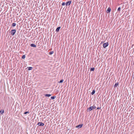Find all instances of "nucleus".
Returning <instances> with one entry per match:
<instances>
[{
  "label": "nucleus",
  "instance_id": "1",
  "mask_svg": "<svg viewBox=\"0 0 134 134\" xmlns=\"http://www.w3.org/2000/svg\"><path fill=\"white\" fill-rule=\"evenodd\" d=\"M129 109H130L129 111H131V113H134V108H133L132 107L130 106L129 107Z\"/></svg>",
  "mask_w": 134,
  "mask_h": 134
},
{
  "label": "nucleus",
  "instance_id": "2",
  "mask_svg": "<svg viewBox=\"0 0 134 134\" xmlns=\"http://www.w3.org/2000/svg\"><path fill=\"white\" fill-rule=\"evenodd\" d=\"M16 32V30L15 29L12 30L10 31V34L12 36L14 35Z\"/></svg>",
  "mask_w": 134,
  "mask_h": 134
},
{
  "label": "nucleus",
  "instance_id": "3",
  "mask_svg": "<svg viewBox=\"0 0 134 134\" xmlns=\"http://www.w3.org/2000/svg\"><path fill=\"white\" fill-rule=\"evenodd\" d=\"M109 44L108 42H107L105 43H104L103 44V46L104 48H105L107 46H108Z\"/></svg>",
  "mask_w": 134,
  "mask_h": 134
},
{
  "label": "nucleus",
  "instance_id": "4",
  "mask_svg": "<svg viewBox=\"0 0 134 134\" xmlns=\"http://www.w3.org/2000/svg\"><path fill=\"white\" fill-rule=\"evenodd\" d=\"M93 108L92 106H91L89 108H88L87 109V111L88 112L89 111H91V110L93 109Z\"/></svg>",
  "mask_w": 134,
  "mask_h": 134
},
{
  "label": "nucleus",
  "instance_id": "5",
  "mask_svg": "<svg viewBox=\"0 0 134 134\" xmlns=\"http://www.w3.org/2000/svg\"><path fill=\"white\" fill-rule=\"evenodd\" d=\"M37 124L39 126H43L44 125V124L42 122H39Z\"/></svg>",
  "mask_w": 134,
  "mask_h": 134
},
{
  "label": "nucleus",
  "instance_id": "6",
  "mask_svg": "<svg viewBox=\"0 0 134 134\" xmlns=\"http://www.w3.org/2000/svg\"><path fill=\"white\" fill-rule=\"evenodd\" d=\"M71 1H69L68 2H67L66 3V5L67 6L68 5H70L71 3Z\"/></svg>",
  "mask_w": 134,
  "mask_h": 134
},
{
  "label": "nucleus",
  "instance_id": "7",
  "mask_svg": "<svg viewBox=\"0 0 134 134\" xmlns=\"http://www.w3.org/2000/svg\"><path fill=\"white\" fill-rule=\"evenodd\" d=\"M82 125H83L82 124H80L79 125H77L76 126V127L77 128H81L82 127Z\"/></svg>",
  "mask_w": 134,
  "mask_h": 134
},
{
  "label": "nucleus",
  "instance_id": "8",
  "mask_svg": "<svg viewBox=\"0 0 134 134\" xmlns=\"http://www.w3.org/2000/svg\"><path fill=\"white\" fill-rule=\"evenodd\" d=\"M110 10H111L110 8V7L108 8V9L107 10V13H109L110 11Z\"/></svg>",
  "mask_w": 134,
  "mask_h": 134
},
{
  "label": "nucleus",
  "instance_id": "9",
  "mask_svg": "<svg viewBox=\"0 0 134 134\" xmlns=\"http://www.w3.org/2000/svg\"><path fill=\"white\" fill-rule=\"evenodd\" d=\"M60 27H58L56 29V32H58L59 31V30L60 29Z\"/></svg>",
  "mask_w": 134,
  "mask_h": 134
},
{
  "label": "nucleus",
  "instance_id": "10",
  "mask_svg": "<svg viewBox=\"0 0 134 134\" xmlns=\"http://www.w3.org/2000/svg\"><path fill=\"white\" fill-rule=\"evenodd\" d=\"M30 46L31 47H36V46L34 44H31L30 45Z\"/></svg>",
  "mask_w": 134,
  "mask_h": 134
},
{
  "label": "nucleus",
  "instance_id": "11",
  "mask_svg": "<svg viewBox=\"0 0 134 134\" xmlns=\"http://www.w3.org/2000/svg\"><path fill=\"white\" fill-rule=\"evenodd\" d=\"M51 94H46L44 95V96L46 97H49L51 96Z\"/></svg>",
  "mask_w": 134,
  "mask_h": 134
},
{
  "label": "nucleus",
  "instance_id": "12",
  "mask_svg": "<svg viewBox=\"0 0 134 134\" xmlns=\"http://www.w3.org/2000/svg\"><path fill=\"white\" fill-rule=\"evenodd\" d=\"M4 110H1L0 111V114H2L4 113Z\"/></svg>",
  "mask_w": 134,
  "mask_h": 134
},
{
  "label": "nucleus",
  "instance_id": "13",
  "mask_svg": "<svg viewBox=\"0 0 134 134\" xmlns=\"http://www.w3.org/2000/svg\"><path fill=\"white\" fill-rule=\"evenodd\" d=\"M16 24L15 23H13L12 24V26L14 27L16 25Z\"/></svg>",
  "mask_w": 134,
  "mask_h": 134
},
{
  "label": "nucleus",
  "instance_id": "14",
  "mask_svg": "<svg viewBox=\"0 0 134 134\" xmlns=\"http://www.w3.org/2000/svg\"><path fill=\"white\" fill-rule=\"evenodd\" d=\"M118 82H116V83H115V84L114 85V87H116L118 86Z\"/></svg>",
  "mask_w": 134,
  "mask_h": 134
},
{
  "label": "nucleus",
  "instance_id": "15",
  "mask_svg": "<svg viewBox=\"0 0 134 134\" xmlns=\"http://www.w3.org/2000/svg\"><path fill=\"white\" fill-rule=\"evenodd\" d=\"M95 91L94 90H93L92 91V92H91V94L92 95H93L94 94V93H95Z\"/></svg>",
  "mask_w": 134,
  "mask_h": 134
},
{
  "label": "nucleus",
  "instance_id": "16",
  "mask_svg": "<svg viewBox=\"0 0 134 134\" xmlns=\"http://www.w3.org/2000/svg\"><path fill=\"white\" fill-rule=\"evenodd\" d=\"M55 98H56L55 96H52V97H51V98L52 99H54Z\"/></svg>",
  "mask_w": 134,
  "mask_h": 134
},
{
  "label": "nucleus",
  "instance_id": "17",
  "mask_svg": "<svg viewBox=\"0 0 134 134\" xmlns=\"http://www.w3.org/2000/svg\"><path fill=\"white\" fill-rule=\"evenodd\" d=\"M28 68V70H32L33 68L32 67H29Z\"/></svg>",
  "mask_w": 134,
  "mask_h": 134
},
{
  "label": "nucleus",
  "instance_id": "18",
  "mask_svg": "<svg viewBox=\"0 0 134 134\" xmlns=\"http://www.w3.org/2000/svg\"><path fill=\"white\" fill-rule=\"evenodd\" d=\"M94 70V68H92L90 69L91 71H93Z\"/></svg>",
  "mask_w": 134,
  "mask_h": 134
},
{
  "label": "nucleus",
  "instance_id": "19",
  "mask_svg": "<svg viewBox=\"0 0 134 134\" xmlns=\"http://www.w3.org/2000/svg\"><path fill=\"white\" fill-rule=\"evenodd\" d=\"M53 53H54V52L53 51H52L49 53V54L50 55H51V54H52Z\"/></svg>",
  "mask_w": 134,
  "mask_h": 134
},
{
  "label": "nucleus",
  "instance_id": "20",
  "mask_svg": "<svg viewBox=\"0 0 134 134\" xmlns=\"http://www.w3.org/2000/svg\"><path fill=\"white\" fill-rule=\"evenodd\" d=\"M63 81H64L62 79V80H61L59 82V83H62L63 82Z\"/></svg>",
  "mask_w": 134,
  "mask_h": 134
},
{
  "label": "nucleus",
  "instance_id": "21",
  "mask_svg": "<svg viewBox=\"0 0 134 134\" xmlns=\"http://www.w3.org/2000/svg\"><path fill=\"white\" fill-rule=\"evenodd\" d=\"M25 55H23V56H22V59H25Z\"/></svg>",
  "mask_w": 134,
  "mask_h": 134
},
{
  "label": "nucleus",
  "instance_id": "22",
  "mask_svg": "<svg viewBox=\"0 0 134 134\" xmlns=\"http://www.w3.org/2000/svg\"><path fill=\"white\" fill-rule=\"evenodd\" d=\"M93 108V109H95L96 107L94 105H93L92 106Z\"/></svg>",
  "mask_w": 134,
  "mask_h": 134
},
{
  "label": "nucleus",
  "instance_id": "23",
  "mask_svg": "<svg viewBox=\"0 0 134 134\" xmlns=\"http://www.w3.org/2000/svg\"><path fill=\"white\" fill-rule=\"evenodd\" d=\"M28 113H29V111H26L24 113V114H26Z\"/></svg>",
  "mask_w": 134,
  "mask_h": 134
},
{
  "label": "nucleus",
  "instance_id": "24",
  "mask_svg": "<svg viewBox=\"0 0 134 134\" xmlns=\"http://www.w3.org/2000/svg\"><path fill=\"white\" fill-rule=\"evenodd\" d=\"M65 4H66V3L65 2H63L62 3V5L63 6L64 5H65Z\"/></svg>",
  "mask_w": 134,
  "mask_h": 134
},
{
  "label": "nucleus",
  "instance_id": "25",
  "mask_svg": "<svg viewBox=\"0 0 134 134\" xmlns=\"http://www.w3.org/2000/svg\"><path fill=\"white\" fill-rule=\"evenodd\" d=\"M120 9H121V8L120 7L118 8V9L117 10V11H120Z\"/></svg>",
  "mask_w": 134,
  "mask_h": 134
},
{
  "label": "nucleus",
  "instance_id": "26",
  "mask_svg": "<svg viewBox=\"0 0 134 134\" xmlns=\"http://www.w3.org/2000/svg\"><path fill=\"white\" fill-rule=\"evenodd\" d=\"M101 108L100 107H98L97 108V109H99Z\"/></svg>",
  "mask_w": 134,
  "mask_h": 134
},
{
  "label": "nucleus",
  "instance_id": "27",
  "mask_svg": "<svg viewBox=\"0 0 134 134\" xmlns=\"http://www.w3.org/2000/svg\"><path fill=\"white\" fill-rule=\"evenodd\" d=\"M133 64L134 65V62H133Z\"/></svg>",
  "mask_w": 134,
  "mask_h": 134
}]
</instances>
